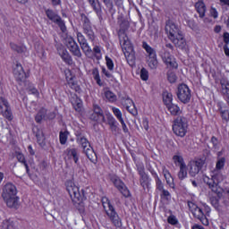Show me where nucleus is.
I'll list each match as a JSON object with an SVG mask.
<instances>
[{
  "label": "nucleus",
  "mask_w": 229,
  "mask_h": 229,
  "mask_svg": "<svg viewBox=\"0 0 229 229\" xmlns=\"http://www.w3.org/2000/svg\"><path fill=\"white\" fill-rule=\"evenodd\" d=\"M101 202L112 225H114L115 228H121V226H123V221L121 220L119 214H117V211H115V208H114L112 202H110V199L107 197H102Z\"/></svg>",
  "instance_id": "nucleus-2"
},
{
  "label": "nucleus",
  "mask_w": 229,
  "mask_h": 229,
  "mask_svg": "<svg viewBox=\"0 0 229 229\" xmlns=\"http://www.w3.org/2000/svg\"><path fill=\"white\" fill-rule=\"evenodd\" d=\"M69 137V131H60L59 132V140L62 146L67 143V139Z\"/></svg>",
  "instance_id": "nucleus-43"
},
{
  "label": "nucleus",
  "mask_w": 229,
  "mask_h": 229,
  "mask_svg": "<svg viewBox=\"0 0 229 229\" xmlns=\"http://www.w3.org/2000/svg\"><path fill=\"white\" fill-rule=\"evenodd\" d=\"M94 12L97 13L98 19H103V10L101 9V3L99 0H88Z\"/></svg>",
  "instance_id": "nucleus-18"
},
{
  "label": "nucleus",
  "mask_w": 229,
  "mask_h": 229,
  "mask_svg": "<svg viewBox=\"0 0 229 229\" xmlns=\"http://www.w3.org/2000/svg\"><path fill=\"white\" fill-rule=\"evenodd\" d=\"M142 47L145 49L147 53V59L148 58H157V50L151 47L146 41L142 43Z\"/></svg>",
  "instance_id": "nucleus-22"
},
{
  "label": "nucleus",
  "mask_w": 229,
  "mask_h": 229,
  "mask_svg": "<svg viewBox=\"0 0 229 229\" xmlns=\"http://www.w3.org/2000/svg\"><path fill=\"white\" fill-rule=\"evenodd\" d=\"M140 78L143 80V81H148L149 78V73L148 72V70L146 68H142L140 70Z\"/></svg>",
  "instance_id": "nucleus-56"
},
{
  "label": "nucleus",
  "mask_w": 229,
  "mask_h": 229,
  "mask_svg": "<svg viewBox=\"0 0 229 229\" xmlns=\"http://www.w3.org/2000/svg\"><path fill=\"white\" fill-rule=\"evenodd\" d=\"M156 188L157 189V191H164V183L162 182V180H160V178L156 179Z\"/></svg>",
  "instance_id": "nucleus-63"
},
{
  "label": "nucleus",
  "mask_w": 229,
  "mask_h": 229,
  "mask_svg": "<svg viewBox=\"0 0 229 229\" xmlns=\"http://www.w3.org/2000/svg\"><path fill=\"white\" fill-rule=\"evenodd\" d=\"M32 131L36 135L38 144H39L41 148H44V146H46V136L44 135L42 129L35 126L33 127Z\"/></svg>",
  "instance_id": "nucleus-17"
},
{
  "label": "nucleus",
  "mask_w": 229,
  "mask_h": 229,
  "mask_svg": "<svg viewBox=\"0 0 229 229\" xmlns=\"http://www.w3.org/2000/svg\"><path fill=\"white\" fill-rule=\"evenodd\" d=\"M191 214H193V217H195L196 219H198V218H199V217H202L205 213H203V209H201L200 208H199L195 209V210L193 211V213H191Z\"/></svg>",
  "instance_id": "nucleus-60"
},
{
  "label": "nucleus",
  "mask_w": 229,
  "mask_h": 229,
  "mask_svg": "<svg viewBox=\"0 0 229 229\" xmlns=\"http://www.w3.org/2000/svg\"><path fill=\"white\" fill-rule=\"evenodd\" d=\"M126 102L129 105H132V106H126L127 112H129V114H131V115H137V108L135 107V104H133V100L130 99V98H127Z\"/></svg>",
  "instance_id": "nucleus-33"
},
{
  "label": "nucleus",
  "mask_w": 229,
  "mask_h": 229,
  "mask_svg": "<svg viewBox=\"0 0 229 229\" xmlns=\"http://www.w3.org/2000/svg\"><path fill=\"white\" fill-rule=\"evenodd\" d=\"M55 23L57 24V26H59V28L63 33H65V31H67V27L65 26V21H64V20H62V17H60Z\"/></svg>",
  "instance_id": "nucleus-49"
},
{
  "label": "nucleus",
  "mask_w": 229,
  "mask_h": 229,
  "mask_svg": "<svg viewBox=\"0 0 229 229\" xmlns=\"http://www.w3.org/2000/svg\"><path fill=\"white\" fill-rule=\"evenodd\" d=\"M188 207L190 211L191 212V214L198 209L199 207H198V205H196L194 202L192 201H188Z\"/></svg>",
  "instance_id": "nucleus-64"
},
{
  "label": "nucleus",
  "mask_w": 229,
  "mask_h": 229,
  "mask_svg": "<svg viewBox=\"0 0 229 229\" xmlns=\"http://www.w3.org/2000/svg\"><path fill=\"white\" fill-rule=\"evenodd\" d=\"M2 229H15V226H13V222L4 220L2 224Z\"/></svg>",
  "instance_id": "nucleus-55"
},
{
  "label": "nucleus",
  "mask_w": 229,
  "mask_h": 229,
  "mask_svg": "<svg viewBox=\"0 0 229 229\" xmlns=\"http://www.w3.org/2000/svg\"><path fill=\"white\" fill-rule=\"evenodd\" d=\"M106 64L108 71H114V61L108 55L106 56Z\"/></svg>",
  "instance_id": "nucleus-57"
},
{
  "label": "nucleus",
  "mask_w": 229,
  "mask_h": 229,
  "mask_svg": "<svg viewBox=\"0 0 229 229\" xmlns=\"http://www.w3.org/2000/svg\"><path fill=\"white\" fill-rule=\"evenodd\" d=\"M110 181L112 183H114V187L124 196L125 198L130 197V190H128V187L126 184H124V182L119 178L117 175H111Z\"/></svg>",
  "instance_id": "nucleus-9"
},
{
  "label": "nucleus",
  "mask_w": 229,
  "mask_h": 229,
  "mask_svg": "<svg viewBox=\"0 0 229 229\" xmlns=\"http://www.w3.org/2000/svg\"><path fill=\"white\" fill-rule=\"evenodd\" d=\"M93 113L98 114V115H105L103 109H101V106H99L98 104L93 105Z\"/></svg>",
  "instance_id": "nucleus-59"
},
{
  "label": "nucleus",
  "mask_w": 229,
  "mask_h": 229,
  "mask_svg": "<svg viewBox=\"0 0 229 229\" xmlns=\"http://www.w3.org/2000/svg\"><path fill=\"white\" fill-rule=\"evenodd\" d=\"M166 108L168 112H170L171 115H180L182 114V109H180V106H178V105H175L174 103L166 106Z\"/></svg>",
  "instance_id": "nucleus-29"
},
{
  "label": "nucleus",
  "mask_w": 229,
  "mask_h": 229,
  "mask_svg": "<svg viewBox=\"0 0 229 229\" xmlns=\"http://www.w3.org/2000/svg\"><path fill=\"white\" fill-rule=\"evenodd\" d=\"M167 80L169 83H176V80H178V77H176V73L173 72H167Z\"/></svg>",
  "instance_id": "nucleus-53"
},
{
  "label": "nucleus",
  "mask_w": 229,
  "mask_h": 229,
  "mask_svg": "<svg viewBox=\"0 0 229 229\" xmlns=\"http://www.w3.org/2000/svg\"><path fill=\"white\" fill-rule=\"evenodd\" d=\"M90 121H94L95 123H106L105 115L98 114H91L89 115Z\"/></svg>",
  "instance_id": "nucleus-39"
},
{
  "label": "nucleus",
  "mask_w": 229,
  "mask_h": 229,
  "mask_svg": "<svg viewBox=\"0 0 229 229\" xmlns=\"http://www.w3.org/2000/svg\"><path fill=\"white\" fill-rule=\"evenodd\" d=\"M57 53L61 56L62 60L67 64V65H72V56L64 47L57 48Z\"/></svg>",
  "instance_id": "nucleus-16"
},
{
  "label": "nucleus",
  "mask_w": 229,
  "mask_h": 229,
  "mask_svg": "<svg viewBox=\"0 0 229 229\" xmlns=\"http://www.w3.org/2000/svg\"><path fill=\"white\" fill-rule=\"evenodd\" d=\"M13 75L16 81H24L28 75H26V72H24V68H22V64L17 63L13 68Z\"/></svg>",
  "instance_id": "nucleus-14"
},
{
  "label": "nucleus",
  "mask_w": 229,
  "mask_h": 229,
  "mask_svg": "<svg viewBox=\"0 0 229 229\" xmlns=\"http://www.w3.org/2000/svg\"><path fill=\"white\" fill-rule=\"evenodd\" d=\"M71 103L76 110V112H81V106H83V104L81 103V100L78 97V95H73L71 98Z\"/></svg>",
  "instance_id": "nucleus-26"
},
{
  "label": "nucleus",
  "mask_w": 229,
  "mask_h": 229,
  "mask_svg": "<svg viewBox=\"0 0 229 229\" xmlns=\"http://www.w3.org/2000/svg\"><path fill=\"white\" fill-rule=\"evenodd\" d=\"M46 15L49 21H52V22H55L60 18V15H58L56 13H55V11L51 9H47L46 11Z\"/></svg>",
  "instance_id": "nucleus-34"
},
{
  "label": "nucleus",
  "mask_w": 229,
  "mask_h": 229,
  "mask_svg": "<svg viewBox=\"0 0 229 229\" xmlns=\"http://www.w3.org/2000/svg\"><path fill=\"white\" fill-rule=\"evenodd\" d=\"M102 3H104L105 6L108 8L109 12H112L114 10V0H101Z\"/></svg>",
  "instance_id": "nucleus-58"
},
{
  "label": "nucleus",
  "mask_w": 229,
  "mask_h": 229,
  "mask_svg": "<svg viewBox=\"0 0 229 229\" xmlns=\"http://www.w3.org/2000/svg\"><path fill=\"white\" fill-rule=\"evenodd\" d=\"M216 196H211L209 199L212 207H214L216 210L219 211L221 210V205L219 204V199H221V198L223 197V193L216 191Z\"/></svg>",
  "instance_id": "nucleus-21"
},
{
  "label": "nucleus",
  "mask_w": 229,
  "mask_h": 229,
  "mask_svg": "<svg viewBox=\"0 0 229 229\" xmlns=\"http://www.w3.org/2000/svg\"><path fill=\"white\" fill-rule=\"evenodd\" d=\"M225 162H226V159L225 157H221L216 162V169L221 170L223 167H225Z\"/></svg>",
  "instance_id": "nucleus-61"
},
{
  "label": "nucleus",
  "mask_w": 229,
  "mask_h": 229,
  "mask_svg": "<svg viewBox=\"0 0 229 229\" xmlns=\"http://www.w3.org/2000/svg\"><path fill=\"white\" fill-rule=\"evenodd\" d=\"M163 61L169 67H173L174 69H178V64L174 61V57L171 55L169 53H165L163 55Z\"/></svg>",
  "instance_id": "nucleus-20"
},
{
  "label": "nucleus",
  "mask_w": 229,
  "mask_h": 229,
  "mask_svg": "<svg viewBox=\"0 0 229 229\" xmlns=\"http://www.w3.org/2000/svg\"><path fill=\"white\" fill-rule=\"evenodd\" d=\"M47 117V110L46 108H41L35 116L36 123H42L43 119Z\"/></svg>",
  "instance_id": "nucleus-32"
},
{
  "label": "nucleus",
  "mask_w": 229,
  "mask_h": 229,
  "mask_svg": "<svg viewBox=\"0 0 229 229\" xmlns=\"http://www.w3.org/2000/svg\"><path fill=\"white\" fill-rule=\"evenodd\" d=\"M105 98H107L110 103H114V101H117V96L114 94V92L110 90L105 91Z\"/></svg>",
  "instance_id": "nucleus-47"
},
{
  "label": "nucleus",
  "mask_w": 229,
  "mask_h": 229,
  "mask_svg": "<svg viewBox=\"0 0 229 229\" xmlns=\"http://www.w3.org/2000/svg\"><path fill=\"white\" fill-rule=\"evenodd\" d=\"M82 30H83L84 35H86L89 42H94L96 40V33H94L92 25H89L88 27H83Z\"/></svg>",
  "instance_id": "nucleus-23"
},
{
  "label": "nucleus",
  "mask_w": 229,
  "mask_h": 229,
  "mask_svg": "<svg viewBox=\"0 0 229 229\" xmlns=\"http://www.w3.org/2000/svg\"><path fill=\"white\" fill-rule=\"evenodd\" d=\"M76 35H77V40L80 44L82 53H84L87 58H92V55H93L92 48L90 47V46H89V41H87V38H85L83 33L79 31L76 33Z\"/></svg>",
  "instance_id": "nucleus-7"
},
{
  "label": "nucleus",
  "mask_w": 229,
  "mask_h": 229,
  "mask_svg": "<svg viewBox=\"0 0 229 229\" xmlns=\"http://www.w3.org/2000/svg\"><path fill=\"white\" fill-rule=\"evenodd\" d=\"M80 15H81V21L82 22V28L92 26V23L90 22V19H89V16H87V14L81 13Z\"/></svg>",
  "instance_id": "nucleus-40"
},
{
  "label": "nucleus",
  "mask_w": 229,
  "mask_h": 229,
  "mask_svg": "<svg viewBox=\"0 0 229 229\" xmlns=\"http://www.w3.org/2000/svg\"><path fill=\"white\" fill-rule=\"evenodd\" d=\"M120 28L122 31H126V30L130 28V22L126 20L122 21V22L120 23Z\"/></svg>",
  "instance_id": "nucleus-62"
},
{
  "label": "nucleus",
  "mask_w": 229,
  "mask_h": 229,
  "mask_svg": "<svg viewBox=\"0 0 229 229\" xmlns=\"http://www.w3.org/2000/svg\"><path fill=\"white\" fill-rule=\"evenodd\" d=\"M110 181L112 183H114V187L124 196L125 198L130 197V190H128V187L126 184H124V182L119 178L117 175H111Z\"/></svg>",
  "instance_id": "nucleus-8"
},
{
  "label": "nucleus",
  "mask_w": 229,
  "mask_h": 229,
  "mask_svg": "<svg viewBox=\"0 0 229 229\" xmlns=\"http://www.w3.org/2000/svg\"><path fill=\"white\" fill-rule=\"evenodd\" d=\"M112 112L118 121L123 120V112H121L120 108L112 107Z\"/></svg>",
  "instance_id": "nucleus-51"
},
{
  "label": "nucleus",
  "mask_w": 229,
  "mask_h": 229,
  "mask_svg": "<svg viewBox=\"0 0 229 229\" xmlns=\"http://www.w3.org/2000/svg\"><path fill=\"white\" fill-rule=\"evenodd\" d=\"M189 128V122L187 118L182 115H179L173 124V131L177 137H185L187 135V130Z\"/></svg>",
  "instance_id": "nucleus-5"
},
{
  "label": "nucleus",
  "mask_w": 229,
  "mask_h": 229,
  "mask_svg": "<svg viewBox=\"0 0 229 229\" xmlns=\"http://www.w3.org/2000/svg\"><path fill=\"white\" fill-rule=\"evenodd\" d=\"M176 96L181 103L183 105H187L191 103V98H192V94L191 93V89L187 84H179L176 90Z\"/></svg>",
  "instance_id": "nucleus-6"
},
{
  "label": "nucleus",
  "mask_w": 229,
  "mask_h": 229,
  "mask_svg": "<svg viewBox=\"0 0 229 229\" xmlns=\"http://www.w3.org/2000/svg\"><path fill=\"white\" fill-rule=\"evenodd\" d=\"M91 72L98 87H103L104 84L103 81H101V77L99 76V70L98 68H93Z\"/></svg>",
  "instance_id": "nucleus-35"
},
{
  "label": "nucleus",
  "mask_w": 229,
  "mask_h": 229,
  "mask_svg": "<svg viewBox=\"0 0 229 229\" xmlns=\"http://www.w3.org/2000/svg\"><path fill=\"white\" fill-rule=\"evenodd\" d=\"M173 160L174 162V165H179V167L186 165L185 161H183V157H182V156L174 155L173 157Z\"/></svg>",
  "instance_id": "nucleus-44"
},
{
  "label": "nucleus",
  "mask_w": 229,
  "mask_h": 229,
  "mask_svg": "<svg viewBox=\"0 0 229 229\" xmlns=\"http://www.w3.org/2000/svg\"><path fill=\"white\" fill-rule=\"evenodd\" d=\"M0 109L2 110V114L5 119H8V121H12V119H13L8 100L2 98V105H0Z\"/></svg>",
  "instance_id": "nucleus-15"
},
{
  "label": "nucleus",
  "mask_w": 229,
  "mask_h": 229,
  "mask_svg": "<svg viewBox=\"0 0 229 229\" xmlns=\"http://www.w3.org/2000/svg\"><path fill=\"white\" fill-rule=\"evenodd\" d=\"M9 208H17L19 207V198L13 196L7 199H4Z\"/></svg>",
  "instance_id": "nucleus-28"
},
{
  "label": "nucleus",
  "mask_w": 229,
  "mask_h": 229,
  "mask_svg": "<svg viewBox=\"0 0 229 229\" xmlns=\"http://www.w3.org/2000/svg\"><path fill=\"white\" fill-rule=\"evenodd\" d=\"M195 10L199 13L200 19H203V17H205L207 6L205 5V3H203V1H199L195 4Z\"/></svg>",
  "instance_id": "nucleus-24"
},
{
  "label": "nucleus",
  "mask_w": 229,
  "mask_h": 229,
  "mask_svg": "<svg viewBox=\"0 0 229 229\" xmlns=\"http://www.w3.org/2000/svg\"><path fill=\"white\" fill-rule=\"evenodd\" d=\"M13 196H17V187L12 182L5 183L2 191L3 199H8V198H12Z\"/></svg>",
  "instance_id": "nucleus-13"
},
{
  "label": "nucleus",
  "mask_w": 229,
  "mask_h": 229,
  "mask_svg": "<svg viewBox=\"0 0 229 229\" xmlns=\"http://www.w3.org/2000/svg\"><path fill=\"white\" fill-rule=\"evenodd\" d=\"M69 158H72L73 162L78 165L80 164V157L78 156V148H67Z\"/></svg>",
  "instance_id": "nucleus-27"
},
{
  "label": "nucleus",
  "mask_w": 229,
  "mask_h": 229,
  "mask_svg": "<svg viewBox=\"0 0 229 229\" xmlns=\"http://www.w3.org/2000/svg\"><path fill=\"white\" fill-rule=\"evenodd\" d=\"M151 182V179H149V175L146 174L145 175H140V183L141 187H143L144 191L146 189H149V182Z\"/></svg>",
  "instance_id": "nucleus-31"
},
{
  "label": "nucleus",
  "mask_w": 229,
  "mask_h": 229,
  "mask_svg": "<svg viewBox=\"0 0 229 229\" xmlns=\"http://www.w3.org/2000/svg\"><path fill=\"white\" fill-rule=\"evenodd\" d=\"M218 112L221 115L222 120L225 123H228V121H229V110L228 109H224L223 107H219Z\"/></svg>",
  "instance_id": "nucleus-42"
},
{
  "label": "nucleus",
  "mask_w": 229,
  "mask_h": 229,
  "mask_svg": "<svg viewBox=\"0 0 229 229\" xmlns=\"http://www.w3.org/2000/svg\"><path fill=\"white\" fill-rule=\"evenodd\" d=\"M147 64L149 69H152L153 71L158 67V60L157 57L147 58Z\"/></svg>",
  "instance_id": "nucleus-38"
},
{
  "label": "nucleus",
  "mask_w": 229,
  "mask_h": 229,
  "mask_svg": "<svg viewBox=\"0 0 229 229\" xmlns=\"http://www.w3.org/2000/svg\"><path fill=\"white\" fill-rule=\"evenodd\" d=\"M163 174L165 176L167 185H169V187H171L172 189H174V180L173 179L171 173L169 172V170H167V168H165V166L163 167Z\"/></svg>",
  "instance_id": "nucleus-25"
},
{
  "label": "nucleus",
  "mask_w": 229,
  "mask_h": 229,
  "mask_svg": "<svg viewBox=\"0 0 229 229\" xmlns=\"http://www.w3.org/2000/svg\"><path fill=\"white\" fill-rule=\"evenodd\" d=\"M163 101H164V104L165 105V106L173 104V94L169 93L167 91H165L163 93Z\"/></svg>",
  "instance_id": "nucleus-36"
},
{
  "label": "nucleus",
  "mask_w": 229,
  "mask_h": 229,
  "mask_svg": "<svg viewBox=\"0 0 229 229\" xmlns=\"http://www.w3.org/2000/svg\"><path fill=\"white\" fill-rule=\"evenodd\" d=\"M213 176V180L215 182V185H219V183H221V182H223V180H225V176H223V174L221 173H216L215 174L212 175Z\"/></svg>",
  "instance_id": "nucleus-46"
},
{
  "label": "nucleus",
  "mask_w": 229,
  "mask_h": 229,
  "mask_svg": "<svg viewBox=\"0 0 229 229\" xmlns=\"http://www.w3.org/2000/svg\"><path fill=\"white\" fill-rule=\"evenodd\" d=\"M161 199L166 201H171V193L167 190H161Z\"/></svg>",
  "instance_id": "nucleus-52"
},
{
  "label": "nucleus",
  "mask_w": 229,
  "mask_h": 229,
  "mask_svg": "<svg viewBox=\"0 0 229 229\" xmlns=\"http://www.w3.org/2000/svg\"><path fill=\"white\" fill-rule=\"evenodd\" d=\"M77 144L81 146L83 153L86 154V157L92 162V164H98V155L94 151L92 146H90V142L81 131H77L75 132Z\"/></svg>",
  "instance_id": "nucleus-1"
},
{
  "label": "nucleus",
  "mask_w": 229,
  "mask_h": 229,
  "mask_svg": "<svg viewBox=\"0 0 229 229\" xmlns=\"http://www.w3.org/2000/svg\"><path fill=\"white\" fill-rule=\"evenodd\" d=\"M120 46L127 62H135V50L133 45L126 36V33L122 32L118 34Z\"/></svg>",
  "instance_id": "nucleus-3"
},
{
  "label": "nucleus",
  "mask_w": 229,
  "mask_h": 229,
  "mask_svg": "<svg viewBox=\"0 0 229 229\" xmlns=\"http://www.w3.org/2000/svg\"><path fill=\"white\" fill-rule=\"evenodd\" d=\"M64 44L66 47L70 50L71 48L74 47L78 43H76V40L71 36H68L64 38Z\"/></svg>",
  "instance_id": "nucleus-41"
},
{
  "label": "nucleus",
  "mask_w": 229,
  "mask_h": 229,
  "mask_svg": "<svg viewBox=\"0 0 229 229\" xmlns=\"http://www.w3.org/2000/svg\"><path fill=\"white\" fill-rule=\"evenodd\" d=\"M179 180H185L187 178V165L180 166V171L178 173Z\"/></svg>",
  "instance_id": "nucleus-45"
},
{
  "label": "nucleus",
  "mask_w": 229,
  "mask_h": 229,
  "mask_svg": "<svg viewBox=\"0 0 229 229\" xmlns=\"http://www.w3.org/2000/svg\"><path fill=\"white\" fill-rule=\"evenodd\" d=\"M10 47L13 49V51H16V53H24V51H26L25 47H21V46H18L14 43H11Z\"/></svg>",
  "instance_id": "nucleus-50"
},
{
  "label": "nucleus",
  "mask_w": 229,
  "mask_h": 229,
  "mask_svg": "<svg viewBox=\"0 0 229 229\" xmlns=\"http://www.w3.org/2000/svg\"><path fill=\"white\" fill-rule=\"evenodd\" d=\"M210 142L213 146L212 149L214 151H218V149H219V140H217V138L216 136H212L211 140H210Z\"/></svg>",
  "instance_id": "nucleus-48"
},
{
  "label": "nucleus",
  "mask_w": 229,
  "mask_h": 229,
  "mask_svg": "<svg viewBox=\"0 0 229 229\" xmlns=\"http://www.w3.org/2000/svg\"><path fill=\"white\" fill-rule=\"evenodd\" d=\"M69 51L73 56H76L77 58H81V56H83V54H81V50L80 49V46H78V43L73 46Z\"/></svg>",
  "instance_id": "nucleus-37"
},
{
  "label": "nucleus",
  "mask_w": 229,
  "mask_h": 229,
  "mask_svg": "<svg viewBox=\"0 0 229 229\" xmlns=\"http://www.w3.org/2000/svg\"><path fill=\"white\" fill-rule=\"evenodd\" d=\"M205 164H206V160L204 158H199L193 161L190 165V171H189L190 176L194 178L197 174H199V171L203 169V166L205 165Z\"/></svg>",
  "instance_id": "nucleus-11"
},
{
  "label": "nucleus",
  "mask_w": 229,
  "mask_h": 229,
  "mask_svg": "<svg viewBox=\"0 0 229 229\" xmlns=\"http://www.w3.org/2000/svg\"><path fill=\"white\" fill-rule=\"evenodd\" d=\"M107 124H109L112 133H117L119 131V123H117V120L112 114L107 115Z\"/></svg>",
  "instance_id": "nucleus-19"
},
{
  "label": "nucleus",
  "mask_w": 229,
  "mask_h": 229,
  "mask_svg": "<svg viewBox=\"0 0 229 229\" xmlns=\"http://www.w3.org/2000/svg\"><path fill=\"white\" fill-rule=\"evenodd\" d=\"M170 40L174 44L175 47H178L181 51L189 53V45H187V40L185 39V36H183V32L174 38H172Z\"/></svg>",
  "instance_id": "nucleus-10"
},
{
  "label": "nucleus",
  "mask_w": 229,
  "mask_h": 229,
  "mask_svg": "<svg viewBox=\"0 0 229 229\" xmlns=\"http://www.w3.org/2000/svg\"><path fill=\"white\" fill-rule=\"evenodd\" d=\"M137 166V171L140 174V176H144L146 174L145 168H144V164L142 163H138L136 164Z\"/></svg>",
  "instance_id": "nucleus-54"
},
{
  "label": "nucleus",
  "mask_w": 229,
  "mask_h": 229,
  "mask_svg": "<svg viewBox=\"0 0 229 229\" xmlns=\"http://www.w3.org/2000/svg\"><path fill=\"white\" fill-rule=\"evenodd\" d=\"M204 183L208 185L209 189H211V191L213 192H217V186L216 185V182L214 181V177L213 176H211V178L208 177V176H205L204 177Z\"/></svg>",
  "instance_id": "nucleus-30"
},
{
  "label": "nucleus",
  "mask_w": 229,
  "mask_h": 229,
  "mask_svg": "<svg viewBox=\"0 0 229 229\" xmlns=\"http://www.w3.org/2000/svg\"><path fill=\"white\" fill-rule=\"evenodd\" d=\"M165 30L168 35L169 40L183 33L182 30H180V29H178V26H176V24H174V22H173L171 20L166 21Z\"/></svg>",
  "instance_id": "nucleus-12"
},
{
  "label": "nucleus",
  "mask_w": 229,
  "mask_h": 229,
  "mask_svg": "<svg viewBox=\"0 0 229 229\" xmlns=\"http://www.w3.org/2000/svg\"><path fill=\"white\" fill-rule=\"evenodd\" d=\"M66 191L70 194V198L74 205H80L85 197V191L81 190L80 192V188L76 186L74 182L72 180L66 181Z\"/></svg>",
  "instance_id": "nucleus-4"
}]
</instances>
